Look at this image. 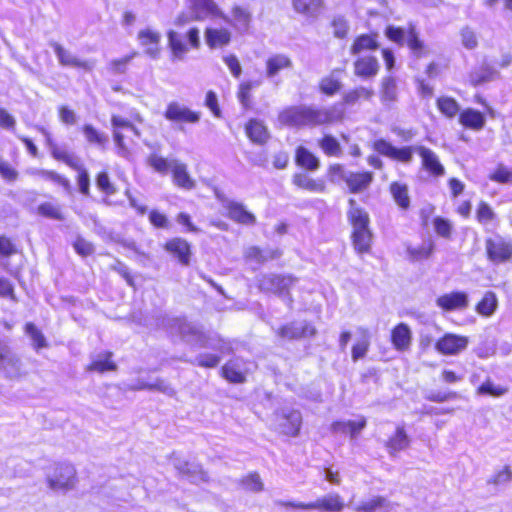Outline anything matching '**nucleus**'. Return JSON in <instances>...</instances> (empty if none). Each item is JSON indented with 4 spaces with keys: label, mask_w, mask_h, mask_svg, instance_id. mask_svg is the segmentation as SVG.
Listing matches in <instances>:
<instances>
[{
    "label": "nucleus",
    "mask_w": 512,
    "mask_h": 512,
    "mask_svg": "<svg viewBox=\"0 0 512 512\" xmlns=\"http://www.w3.org/2000/svg\"><path fill=\"white\" fill-rule=\"evenodd\" d=\"M342 119V112L335 106L315 107L294 105L283 109L278 115L280 124L292 127H314L331 124Z\"/></svg>",
    "instance_id": "f257e3e1"
},
{
    "label": "nucleus",
    "mask_w": 512,
    "mask_h": 512,
    "mask_svg": "<svg viewBox=\"0 0 512 512\" xmlns=\"http://www.w3.org/2000/svg\"><path fill=\"white\" fill-rule=\"evenodd\" d=\"M164 326L172 335L181 336L187 343L199 347L223 349L220 339L206 334L200 325L187 321L185 318H168Z\"/></svg>",
    "instance_id": "f03ea898"
},
{
    "label": "nucleus",
    "mask_w": 512,
    "mask_h": 512,
    "mask_svg": "<svg viewBox=\"0 0 512 512\" xmlns=\"http://www.w3.org/2000/svg\"><path fill=\"white\" fill-rule=\"evenodd\" d=\"M167 38L173 61L184 60L186 54L189 52V47L199 49L201 45L200 31L197 27L190 28L185 35L170 30L167 33Z\"/></svg>",
    "instance_id": "7ed1b4c3"
},
{
    "label": "nucleus",
    "mask_w": 512,
    "mask_h": 512,
    "mask_svg": "<svg viewBox=\"0 0 512 512\" xmlns=\"http://www.w3.org/2000/svg\"><path fill=\"white\" fill-rule=\"evenodd\" d=\"M297 282V279L292 275L282 274H264L258 278V287L261 291L273 293L282 298L288 303L292 304V297L290 295V288Z\"/></svg>",
    "instance_id": "20e7f679"
},
{
    "label": "nucleus",
    "mask_w": 512,
    "mask_h": 512,
    "mask_svg": "<svg viewBox=\"0 0 512 512\" xmlns=\"http://www.w3.org/2000/svg\"><path fill=\"white\" fill-rule=\"evenodd\" d=\"M385 35L389 40L400 46L407 45L412 54L417 58H420L426 54L425 45L423 41L419 39L415 28L412 26H409V28L406 30L390 25L386 28Z\"/></svg>",
    "instance_id": "39448f33"
},
{
    "label": "nucleus",
    "mask_w": 512,
    "mask_h": 512,
    "mask_svg": "<svg viewBox=\"0 0 512 512\" xmlns=\"http://www.w3.org/2000/svg\"><path fill=\"white\" fill-rule=\"evenodd\" d=\"M284 507L304 510H318L320 512H341L344 508L342 497L337 493H329L310 503L280 502Z\"/></svg>",
    "instance_id": "423d86ee"
},
{
    "label": "nucleus",
    "mask_w": 512,
    "mask_h": 512,
    "mask_svg": "<svg viewBox=\"0 0 512 512\" xmlns=\"http://www.w3.org/2000/svg\"><path fill=\"white\" fill-rule=\"evenodd\" d=\"M49 487L55 491H67L76 483V470L68 463L58 464L47 478Z\"/></svg>",
    "instance_id": "0eeeda50"
},
{
    "label": "nucleus",
    "mask_w": 512,
    "mask_h": 512,
    "mask_svg": "<svg viewBox=\"0 0 512 512\" xmlns=\"http://www.w3.org/2000/svg\"><path fill=\"white\" fill-rule=\"evenodd\" d=\"M487 257L493 263H503L512 258V241L499 235L485 241Z\"/></svg>",
    "instance_id": "6e6552de"
},
{
    "label": "nucleus",
    "mask_w": 512,
    "mask_h": 512,
    "mask_svg": "<svg viewBox=\"0 0 512 512\" xmlns=\"http://www.w3.org/2000/svg\"><path fill=\"white\" fill-rule=\"evenodd\" d=\"M275 421L283 434L295 437L300 431L302 416L298 410L283 408L275 413Z\"/></svg>",
    "instance_id": "1a4fd4ad"
},
{
    "label": "nucleus",
    "mask_w": 512,
    "mask_h": 512,
    "mask_svg": "<svg viewBox=\"0 0 512 512\" xmlns=\"http://www.w3.org/2000/svg\"><path fill=\"white\" fill-rule=\"evenodd\" d=\"M375 151L381 155L387 156L391 159L398 160L403 163H410L415 152V146H405L402 148H396L391 143L384 139L376 140L373 143Z\"/></svg>",
    "instance_id": "9d476101"
},
{
    "label": "nucleus",
    "mask_w": 512,
    "mask_h": 512,
    "mask_svg": "<svg viewBox=\"0 0 512 512\" xmlns=\"http://www.w3.org/2000/svg\"><path fill=\"white\" fill-rule=\"evenodd\" d=\"M468 343L466 336L446 333L436 342L435 349L443 355H457L467 348Z\"/></svg>",
    "instance_id": "9b49d317"
},
{
    "label": "nucleus",
    "mask_w": 512,
    "mask_h": 512,
    "mask_svg": "<svg viewBox=\"0 0 512 512\" xmlns=\"http://www.w3.org/2000/svg\"><path fill=\"white\" fill-rule=\"evenodd\" d=\"M164 117L171 122L197 123L200 120V113L192 111L187 106L172 101L167 105Z\"/></svg>",
    "instance_id": "f8f14e48"
},
{
    "label": "nucleus",
    "mask_w": 512,
    "mask_h": 512,
    "mask_svg": "<svg viewBox=\"0 0 512 512\" xmlns=\"http://www.w3.org/2000/svg\"><path fill=\"white\" fill-rule=\"evenodd\" d=\"M380 64L378 59L372 55H361L353 63L354 74L363 79H373L379 72Z\"/></svg>",
    "instance_id": "ddd939ff"
},
{
    "label": "nucleus",
    "mask_w": 512,
    "mask_h": 512,
    "mask_svg": "<svg viewBox=\"0 0 512 512\" xmlns=\"http://www.w3.org/2000/svg\"><path fill=\"white\" fill-rule=\"evenodd\" d=\"M415 153L421 157L422 167L430 174L435 177H441L445 174V168L433 150L422 145H415Z\"/></svg>",
    "instance_id": "4468645a"
},
{
    "label": "nucleus",
    "mask_w": 512,
    "mask_h": 512,
    "mask_svg": "<svg viewBox=\"0 0 512 512\" xmlns=\"http://www.w3.org/2000/svg\"><path fill=\"white\" fill-rule=\"evenodd\" d=\"M50 45L54 49L59 63L63 66L82 68L87 71H91L95 67L94 60L82 61L57 42H51Z\"/></svg>",
    "instance_id": "2eb2a0df"
},
{
    "label": "nucleus",
    "mask_w": 512,
    "mask_h": 512,
    "mask_svg": "<svg viewBox=\"0 0 512 512\" xmlns=\"http://www.w3.org/2000/svg\"><path fill=\"white\" fill-rule=\"evenodd\" d=\"M172 463L179 473L192 483L207 481V475L201 466L195 463L184 461L180 457L173 456Z\"/></svg>",
    "instance_id": "dca6fc26"
},
{
    "label": "nucleus",
    "mask_w": 512,
    "mask_h": 512,
    "mask_svg": "<svg viewBox=\"0 0 512 512\" xmlns=\"http://www.w3.org/2000/svg\"><path fill=\"white\" fill-rule=\"evenodd\" d=\"M223 207L228 211V217L238 223L245 225H254L256 217L251 212L247 211L242 203L224 199L222 200Z\"/></svg>",
    "instance_id": "f3484780"
},
{
    "label": "nucleus",
    "mask_w": 512,
    "mask_h": 512,
    "mask_svg": "<svg viewBox=\"0 0 512 512\" xmlns=\"http://www.w3.org/2000/svg\"><path fill=\"white\" fill-rule=\"evenodd\" d=\"M188 8L196 21L204 20L208 17H219L221 10L218 8L214 0H186Z\"/></svg>",
    "instance_id": "a211bd4d"
},
{
    "label": "nucleus",
    "mask_w": 512,
    "mask_h": 512,
    "mask_svg": "<svg viewBox=\"0 0 512 512\" xmlns=\"http://www.w3.org/2000/svg\"><path fill=\"white\" fill-rule=\"evenodd\" d=\"M225 22L230 23L239 32H246L252 20L251 12L239 5H235L231 11V18H228L221 12L219 15Z\"/></svg>",
    "instance_id": "6ab92c4d"
},
{
    "label": "nucleus",
    "mask_w": 512,
    "mask_h": 512,
    "mask_svg": "<svg viewBox=\"0 0 512 512\" xmlns=\"http://www.w3.org/2000/svg\"><path fill=\"white\" fill-rule=\"evenodd\" d=\"M138 39L141 46L145 47V53L153 59L159 57L160 48L159 43L161 35L159 32L151 29H144L138 33Z\"/></svg>",
    "instance_id": "aec40b11"
},
{
    "label": "nucleus",
    "mask_w": 512,
    "mask_h": 512,
    "mask_svg": "<svg viewBox=\"0 0 512 512\" xmlns=\"http://www.w3.org/2000/svg\"><path fill=\"white\" fill-rule=\"evenodd\" d=\"M436 302L447 311L464 309L468 306V296L464 292H452L438 297Z\"/></svg>",
    "instance_id": "412c9836"
},
{
    "label": "nucleus",
    "mask_w": 512,
    "mask_h": 512,
    "mask_svg": "<svg viewBox=\"0 0 512 512\" xmlns=\"http://www.w3.org/2000/svg\"><path fill=\"white\" fill-rule=\"evenodd\" d=\"M20 361L11 352L8 346L0 343V371H4L7 375L13 377L19 374Z\"/></svg>",
    "instance_id": "4be33fe9"
},
{
    "label": "nucleus",
    "mask_w": 512,
    "mask_h": 512,
    "mask_svg": "<svg viewBox=\"0 0 512 512\" xmlns=\"http://www.w3.org/2000/svg\"><path fill=\"white\" fill-rule=\"evenodd\" d=\"M412 333L405 323L398 324L391 333V341L394 348L398 351H406L410 348Z\"/></svg>",
    "instance_id": "5701e85b"
},
{
    "label": "nucleus",
    "mask_w": 512,
    "mask_h": 512,
    "mask_svg": "<svg viewBox=\"0 0 512 512\" xmlns=\"http://www.w3.org/2000/svg\"><path fill=\"white\" fill-rule=\"evenodd\" d=\"M165 249L183 265H188L190 262V245L187 241L181 238H174L165 244Z\"/></svg>",
    "instance_id": "b1692460"
},
{
    "label": "nucleus",
    "mask_w": 512,
    "mask_h": 512,
    "mask_svg": "<svg viewBox=\"0 0 512 512\" xmlns=\"http://www.w3.org/2000/svg\"><path fill=\"white\" fill-rule=\"evenodd\" d=\"M205 40L212 49L222 48L230 43L231 32L225 28H207L205 30Z\"/></svg>",
    "instance_id": "393cba45"
},
{
    "label": "nucleus",
    "mask_w": 512,
    "mask_h": 512,
    "mask_svg": "<svg viewBox=\"0 0 512 512\" xmlns=\"http://www.w3.org/2000/svg\"><path fill=\"white\" fill-rule=\"evenodd\" d=\"M410 445V439L403 426H398L393 436L385 443V447L391 456H395L398 452L405 450Z\"/></svg>",
    "instance_id": "a878e982"
},
{
    "label": "nucleus",
    "mask_w": 512,
    "mask_h": 512,
    "mask_svg": "<svg viewBox=\"0 0 512 512\" xmlns=\"http://www.w3.org/2000/svg\"><path fill=\"white\" fill-rule=\"evenodd\" d=\"M292 183L298 188L312 193H323L326 189L324 180L313 179L305 173H296L293 175Z\"/></svg>",
    "instance_id": "bb28decb"
},
{
    "label": "nucleus",
    "mask_w": 512,
    "mask_h": 512,
    "mask_svg": "<svg viewBox=\"0 0 512 512\" xmlns=\"http://www.w3.org/2000/svg\"><path fill=\"white\" fill-rule=\"evenodd\" d=\"M365 426L366 419L361 417L358 421H336L332 423L331 430L334 433L350 434L351 439H356Z\"/></svg>",
    "instance_id": "cd10ccee"
},
{
    "label": "nucleus",
    "mask_w": 512,
    "mask_h": 512,
    "mask_svg": "<svg viewBox=\"0 0 512 512\" xmlns=\"http://www.w3.org/2000/svg\"><path fill=\"white\" fill-rule=\"evenodd\" d=\"M348 203L349 210L347 212V217L353 230L369 226L370 219L368 213L359 207L354 199H349Z\"/></svg>",
    "instance_id": "c85d7f7f"
},
{
    "label": "nucleus",
    "mask_w": 512,
    "mask_h": 512,
    "mask_svg": "<svg viewBox=\"0 0 512 512\" xmlns=\"http://www.w3.org/2000/svg\"><path fill=\"white\" fill-rule=\"evenodd\" d=\"M112 353L104 351L93 355L91 357V363L87 366V371L104 373L106 371L116 370V364L111 360Z\"/></svg>",
    "instance_id": "c756f323"
},
{
    "label": "nucleus",
    "mask_w": 512,
    "mask_h": 512,
    "mask_svg": "<svg viewBox=\"0 0 512 512\" xmlns=\"http://www.w3.org/2000/svg\"><path fill=\"white\" fill-rule=\"evenodd\" d=\"M314 334V327L308 324L291 323L281 327L278 331V335L285 339H296L302 336H312Z\"/></svg>",
    "instance_id": "7c9ffc66"
},
{
    "label": "nucleus",
    "mask_w": 512,
    "mask_h": 512,
    "mask_svg": "<svg viewBox=\"0 0 512 512\" xmlns=\"http://www.w3.org/2000/svg\"><path fill=\"white\" fill-rule=\"evenodd\" d=\"M373 180V174L371 172L361 173H348L346 177V184L349 187L350 192L359 193L369 187Z\"/></svg>",
    "instance_id": "2f4dec72"
},
{
    "label": "nucleus",
    "mask_w": 512,
    "mask_h": 512,
    "mask_svg": "<svg viewBox=\"0 0 512 512\" xmlns=\"http://www.w3.org/2000/svg\"><path fill=\"white\" fill-rule=\"evenodd\" d=\"M130 390H156L168 396L175 394L174 389L164 380L156 379L153 382H148L143 379H138L134 384L129 387Z\"/></svg>",
    "instance_id": "473e14b6"
},
{
    "label": "nucleus",
    "mask_w": 512,
    "mask_h": 512,
    "mask_svg": "<svg viewBox=\"0 0 512 512\" xmlns=\"http://www.w3.org/2000/svg\"><path fill=\"white\" fill-rule=\"evenodd\" d=\"M295 162L298 166L309 171H316L320 167V160L304 146L297 147Z\"/></svg>",
    "instance_id": "72a5a7b5"
},
{
    "label": "nucleus",
    "mask_w": 512,
    "mask_h": 512,
    "mask_svg": "<svg viewBox=\"0 0 512 512\" xmlns=\"http://www.w3.org/2000/svg\"><path fill=\"white\" fill-rule=\"evenodd\" d=\"M292 67L291 59L284 54H276L266 61V75L268 78L275 77L281 70Z\"/></svg>",
    "instance_id": "f704fd0d"
},
{
    "label": "nucleus",
    "mask_w": 512,
    "mask_h": 512,
    "mask_svg": "<svg viewBox=\"0 0 512 512\" xmlns=\"http://www.w3.org/2000/svg\"><path fill=\"white\" fill-rule=\"evenodd\" d=\"M353 245L357 252H368L371 247L372 233L369 226L352 231Z\"/></svg>",
    "instance_id": "c9c22d12"
},
{
    "label": "nucleus",
    "mask_w": 512,
    "mask_h": 512,
    "mask_svg": "<svg viewBox=\"0 0 512 512\" xmlns=\"http://www.w3.org/2000/svg\"><path fill=\"white\" fill-rule=\"evenodd\" d=\"M360 334L359 339L352 347V360L354 362L362 359L366 356L370 346V333L367 328L359 327L357 329Z\"/></svg>",
    "instance_id": "e433bc0d"
},
{
    "label": "nucleus",
    "mask_w": 512,
    "mask_h": 512,
    "mask_svg": "<svg viewBox=\"0 0 512 512\" xmlns=\"http://www.w3.org/2000/svg\"><path fill=\"white\" fill-rule=\"evenodd\" d=\"M292 6L293 9L299 13L303 14L305 16L309 17H316L322 7H323V1L322 0H292Z\"/></svg>",
    "instance_id": "4c0bfd02"
},
{
    "label": "nucleus",
    "mask_w": 512,
    "mask_h": 512,
    "mask_svg": "<svg viewBox=\"0 0 512 512\" xmlns=\"http://www.w3.org/2000/svg\"><path fill=\"white\" fill-rule=\"evenodd\" d=\"M246 134L252 142L257 144H264L269 138L267 128L258 120H250L248 122L246 125Z\"/></svg>",
    "instance_id": "58836bf2"
},
{
    "label": "nucleus",
    "mask_w": 512,
    "mask_h": 512,
    "mask_svg": "<svg viewBox=\"0 0 512 512\" xmlns=\"http://www.w3.org/2000/svg\"><path fill=\"white\" fill-rule=\"evenodd\" d=\"M223 376L230 382L241 383L245 380V372L242 368V361L231 360L222 368Z\"/></svg>",
    "instance_id": "ea45409f"
},
{
    "label": "nucleus",
    "mask_w": 512,
    "mask_h": 512,
    "mask_svg": "<svg viewBox=\"0 0 512 512\" xmlns=\"http://www.w3.org/2000/svg\"><path fill=\"white\" fill-rule=\"evenodd\" d=\"M171 171L173 173V179L176 185L184 189H192L194 187V181L188 174L185 164L174 161V165Z\"/></svg>",
    "instance_id": "a19ab883"
},
{
    "label": "nucleus",
    "mask_w": 512,
    "mask_h": 512,
    "mask_svg": "<svg viewBox=\"0 0 512 512\" xmlns=\"http://www.w3.org/2000/svg\"><path fill=\"white\" fill-rule=\"evenodd\" d=\"M434 251V243L432 240L424 241L419 247L407 246L406 252L409 260L421 261L428 259Z\"/></svg>",
    "instance_id": "79ce46f5"
},
{
    "label": "nucleus",
    "mask_w": 512,
    "mask_h": 512,
    "mask_svg": "<svg viewBox=\"0 0 512 512\" xmlns=\"http://www.w3.org/2000/svg\"><path fill=\"white\" fill-rule=\"evenodd\" d=\"M378 47L376 35L363 34L355 39L351 46L350 53L356 55L365 50H376Z\"/></svg>",
    "instance_id": "37998d69"
},
{
    "label": "nucleus",
    "mask_w": 512,
    "mask_h": 512,
    "mask_svg": "<svg viewBox=\"0 0 512 512\" xmlns=\"http://www.w3.org/2000/svg\"><path fill=\"white\" fill-rule=\"evenodd\" d=\"M373 96V89L360 86L345 92L343 94V102L346 105H354L360 99L370 100Z\"/></svg>",
    "instance_id": "c03bdc74"
},
{
    "label": "nucleus",
    "mask_w": 512,
    "mask_h": 512,
    "mask_svg": "<svg viewBox=\"0 0 512 512\" xmlns=\"http://www.w3.org/2000/svg\"><path fill=\"white\" fill-rule=\"evenodd\" d=\"M390 192L395 202L403 209H407L410 205L408 195V186L403 183L393 182L390 185Z\"/></svg>",
    "instance_id": "a18cd8bd"
},
{
    "label": "nucleus",
    "mask_w": 512,
    "mask_h": 512,
    "mask_svg": "<svg viewBox=\"0 0 512 512\" xmlns=\"http://www.w3.org/2000/svg\"><path fill=\"white\" fill-rule=\"evenodd\" d=\"M460 122L466 127L479 130L484 126L485 118L480 112L468 109L461 113Z\"/></svg>",
    "instance_id": "49530a36"
},
{
    "label": "nucleus",
    "mask_w": 512,
    "mask_h": 512,
    "mask_svg": "<svg viewBox=\"0 0 512 512\" xmlns=\"http://www.w3.org/2000/svg\"><path fill=\"white\" fill-rule=\"evenodd\" d=\"M37 212L39 215L57 220V221H63L65 219L64 213L62 212V208L59 204L53 203V202H44L41 203L37 207Z\"/></svg>",
    "instance_id": "de8ad7c7"
},
{
    "label": "nucleus",
    "mask_w": 512,
    "mask_h": 512,
    "mask_svg": "<svg viewBox=\"0 0 512 512\" xmlns=\"http://www.w3.org/2000/svg\"><path fill=\"white\" fill-rule=\"evenodd\" d=\"M390 508L388 500L382 496H376L368 501H363L355 506L357 512H375L377 509Z\"/></svg>",
    "instance_id": "09e8293b"
},
{
    "label": "nucleus",
    "mask_w": 512,
    "mask_h": 512,
    "mask_svg": "<svg viewBox=\"0 0 512 512\" xmlns=\"http://www.w3.org/2000/svg\"><path fill=\"white\" fill-rule=\"evenodd\" d=\"M497 297L494 292L488 291L478 303L476 310L483 316H491L497 308Z\"/></svg>",
    "instance_id": "8fccbe9b"
},
{
    "label": "nucleus",
    "mask_w": 512,
    "mask_h": 512,
    "mask_svg": "<svg viewBox=\"0 0 512 512\" xmlns=\"http://www.w3.org/2000/svg\"><path fill=\"white\" fill-rule=\"evenodd\" d=\"M397 99V85L396 80L387 76L381 82V100L384 103L394 102Z\"/></svg>",
    "instance_id": "3c124183"
},
{
    "label": "nucleus",
    "mask_w": 512,
    "mask_h": 512,
    "mask_svg": "<svg viewBox=\"0 0 512 512\" xmlns=\"http://www.w3.org/2000/svg\"><path fill=\"white\" fill-rule=\"evenodd\" d=\"M319 147L328 156H340L342 149L339 141L332 135H325L323 138L318 140Z\"/></svg>",
    "instance_id": "603ef678"
},
{
    "label": "nucleus",
    "mask_w": 512,
    "mask_h": 512,
    "mask_svg": "<svg viewBox=\"0 0 512 512\" xmlns=\"http://www.w3.org/2000/svg\"><path fill=\"white\" fill-rule=\"evenodd\" d=\"M495 71L488 66H482L478 70L473 71L470 74V82L472 85L477 86L494 78Z\"/></svg>",
    "instance_id": "864d4df0"
},
{
    "label": "nucleus",
    "mask_w": 512,
    "mask_h": 512,
    "mask_svg": "<svg viewBox=\"0 0 512 512\" xmlns=\"http://www.w3.org/2000/svg\"><path fill=\"white\" fill-rule=\"evenodd\" d=\"M25 331L31 338L35 349L38 350L48 346L45 336L33 323H27L25 326Z\"/></svg>",
    "instance_id": "5fc2aeb1"
},
{
    "label": "nucleus",
    "mask_w": 512,
    "mask_h": 512,
    "mask_svg": "<svg viewBox=\"0 0 512 512\" xmlns=\"http://www.w3.org/2000/svg\"><path fill=\"white\" fill-rule=\"evenodd\" d=\"M341 86V82L334 76L333 73L322 78L319 84L321 92L329 96L337 93L341 89Z\"/></svg>",
    "instance_id": "6e6d98bb"
},
{
    "label": "nucleus",
    "mask_w": 512,
    "mask_h": 512,
    "mask_svg": "<svg viewBox=\"0 0 512 512\" xmlns=\"http://www.w3.org/2000/svg\"><path fill=\"white\" fill-rule=\"evenodd\" d=\"M175 160L169 161L157 154H151L148 158V164L154 168L155 171L165 174L172 170Z\"/></svg>",
    "instance_id": "4d7b16f0"
},
{
    "label": "nucleus",
    "mask_w": 512,
    "mask_h": 512,
    "mask_svg": "<svg viewBox=\"0 0 512 512\" xmlns=\"http://www.w3.org/2000/svg\"><path fill=\"white\" fill-rule=\"evenodd\" d=\"M33 174H36L46 180H49V181H52L58 185H61L65 190L69 191L71 186H70V181L65 178L64 176L56 173L55 171H51V170H36L35 172H33Z\"/></svg>",
    "instance_id": "13d9d810"
},
{
    "label": "nucleus",
    "mask_w": 512,
    "mask_h": 512,
    "mask_svg": "<svg viewBox=\"0 0 512 512\" xmlns=\"http://www.w3.org/2000/svg\"><path fill=\"white\" fill-rule=\"evenodd\" d=\"M439 110L447 117H454L459 112L458 103L450 97H441L437 100Z\"/></svg>",
    "instance_id": "bf43d9fd"
},
{
    "label": "nucleus",
    "mask_w": 512,
    "mask_h": 512,
    "mask_svg": "<svg viewBox=\"0 0 512 512\" xmlns=\"http://www.w3.org/2000/svg\"><path fill=\"white\" fill-rule=\"evenodd\" d=\"M496 217L493 209L484 201L480 202L476 211V218L479 223L486 225Z\"/></svg>",
    "instance_id": "052dcab7"
},
{
    "label": "nucleus",
    "mask_w": 512,
    "mask_h": 512,
    "mask_svg": "<svg viewBox=\"0 0 512 512\" xmlns=\"http://www.w3.org/2000/svg\"><path fill=\"white\" fill-rule=\"evenodd\" d=\"M490 180L502 183L509 184L512 183V170L504 165H499L489 176Z\"/></svg>",
    "instance_id": "680f3d73"
},
{
    "label": "nucleus",
    "mask_w": 512,
    "mask_h": 512,
    "mask_svg": "<svg viewBox=\"0 0 512 512\" xmlns=\"http://www.w3.org/2000/svg\"><path fill=\"white\" fill-rule=\"evenodd\" d=\"M331 26L335 37L343 39L347 36L349 24L343 16H335L332 20Z\"/></svg>",
    "instance_id": "e2e57ef3"
},
{
    "label": "nucleus",
    "mask_w": 512,
    "mask_h": 512,
    "mask_svg": "<svg viewBox=\"0 0 512 512\" xmlns=\"http://www.w3.org/2000/svg\"><path fill=\"white\" fill-rule=\"evenodd\" d=\"M258 85H260L259 81H246L240 84L238 91V99L244 107L249 106L251 89Z\"/></svg>",
    "instance_id": "0e129e2a"
},
{
    "label": "nucleus",
    "mask_w": 512,
    "mask_h": 512,
    "mask_svg": "<svg viewBox=\"0 0 512 512\" xmlns=\"http://www.w3.org/2000/svg\"><path fill=\"white\" fill-rule=\"evenodd\" d=\"M83 133L89 143L103 145L107 142V137L98 132L92 125L86 124L83 127Z\"/></svg>",
    "instance_id": "69168bd1"
},
{
    "label": "nucleus",
    "mask_w": 512,
    "mask_h": 512,
    "mask_svg": "<svg viewBox=\"0 0 512 512\" xmlns=\"http://www.w3.org/2000/svg\"><path fill=\"white\" fill-rule=\"evenodd\" d=\"M477 392L478 394H489L494 397H499L504 395L507 392V389L502 386L495 385L490 380H487L478 388Z\"/></svg>",
    "instance_id": "338daca9"
},
{
    "label": "nucleus",
    "mask_w": 512,
    "mask_h": 512,
    "mask_svg": "<svg viewBox=\"0 0 512 512\" xmlns=\"http://www.w3.org/2000/svg\"><path fill=\"white\" fill-rule=\"evenodd\" d=\"M97 187L107 195H113L116 193V188L110 182L107 172H100L96 178Z\"/></svg>",
    "instance_id": "774afa93"
}]
</instances>
